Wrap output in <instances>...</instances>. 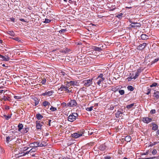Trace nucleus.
Returning <instances> with one entry per match:
<instances>
[{"label":"nucleus","mask_w":159,"mask_h":159,"mask_svg":"<svg viewBox=\"0 0 159 159\" xmlns=\"http://www.w3.org/2000/svg\"><path fill=\"white\" fill-rule=\"evenodd\" d=\"M78 114L76 113H73L70 114L68 117V121L73 122L78 117Z\"/></svg>","instance_id":"nucleus-1"},{"label":"nucleus","mask_w":159,"mask_h":159,"mask_svg":"<svg viewBox=\"0 0 159 159\" xmlns=\"http://www.w3.org/2000/svg\"><path fill=\"white\" fill-rule=\"evenodd\" d=\"M93 83V79L86 80L82 81L83 86L85 87H88L91 86Z\"/></svg>","instance_id":"nucleus-2"},{"label":"nucleus","mask_w":159,"mask_h":159,"mask_svg":"<svg viewBox=\"0 0 159 159\" xmlns=\"http://www.w3.org/2000/svg\"><path fill=\"white\" fill-rule=\"evenodd\" d=\"M84 132L83 130L78 131L76 133H74L71 134V136L75 139L78 138L83 136V134H84Z\"/></svg>","instance_id":"nucleus-3"},{"label":"nucleus","mask_w":159,"mask_h":159,"mask_svg":"<svg viewBox=\"0 0 159 159\" xmlns=\"http://www.w3.org/2000/svg\"><path fill=\"white\" fill-rule=\"evenodd\" d=\"M77 103L76 100H71L67 104V106L69 107H75Z\"/></svg>","instance_id":"nucleus-4"},{"label":"nucleus","mask_w":159,"mask_h":159,"mask_svg":"<svg viewBox=\"0 0 159 159\" xmlns=\"http://www.w3.org/2000/svg\"><path fill=\"white\" fill-rule=\"evenodd\" d=\"M141 24L134 22V23H132V24L129 25V26H130V28H133L134 29H137V27H140L141 26Z\"/></svg>","instance_id":"nucleus-5"},{"label":"nucleus","mask_w":159,"mask_h":159,"mask_svg":"<svg viewBox=\"0 0 159 159\" xmlns=\"http://www.w3.org/2000/svg\"><path fill=\"white\" fill-rule=\"evenodd\" d=\"M147 44L145 43H144L142 44H141L137 47V49L141 50L144 49L147 46Z\"/></svg>","instance_id":"nucleus-6"},{"label":"nucleus","mask_w":159,"mask_h":159,"mask_svg":"<svg viewBox=\"0 0 159 159\" xmlns=\"http://www.w3.org/2000/svg\"><path fill=\"white\" fill-rule=\"evenodd\" d=\"M105 79V78H97L95 79V81H96L97 84L100 86V84H102V82Z\"/></svg>","instance_id":"nucleus-7"},{"label":"nucleus","mask_w":159,"mask_h":159,"mask_svg":"<svg viewBox=\"0 0 159 159\" xmlns=\"http://www.w3.org/2000/svg\"><path fill=\"white\" fill-rule=\"evenodd\" d=\"M59 90L61 91H65L68 93L70 92V91L68 89V87L63 85H62L61 87L59 88Z\"/></svg>","instance_id":"nucleus-8"},{"label":"nucleus","mask_w":159,"mask_h":159,"mask_svg":"<svg viewBox=\"0 0 159 159\" xmlns=\"http://www.w3.org/2000/svg\"><path fill=\"white\" fill-rule=\"evenodd\" d=\"M39 142H36L30 143V146L31 147L37 148L38 147H39Z\"/></svg>","instance_id":"nucleus-9"},{"label":"nucleus","mask_w":159,"mask_h":159,"mask_svg":"<svg viewBox=\"0 0 159 159\" xmlns=\"http://www.w3.org/2000/svg\"><path fill=\"white\" fill-rule=\"evenodd\" d=\"M152 119L149 118L148 117H144L143 119V121L146 123H148L152 121Z\"/></svg>","instance_id":"nucleus-10"},{"label":"nucleus","mask_w":159,"mask_h":159,"mask_svg":"<svg viewBox=\"0 0 159 159\" xmlns=\"http://www.w3.org/2000/svg\"><path fill=\"white\" fill-rule=\"evenodd\" d=\"M28 152H19L18 153L16 154L15 155L16 157H19L22 156H25L26 154H28Z\"/></svg>","instance_id":"nucleus-11"},{"label":"nucleus","mask_w":159,"mask_h":159,"mask_svg":"<svg viewBox=\"0 0 159 159\" xmlns=\"http://www.w3.org/2000/svg\"><path fill=\"white\" fill-rule=\"evenodd\" d=\"M66 82L71 86L77 85V82L74 80L73 81H67V82Z\"/></svg>","instance_id":"nucleus-12"},{"label":"nucleus","mask_w":159,"mask_h":159,"mask_svg":"<svg viewBox=\"0 0 159 159\" xmlns=\"http://www.w3.org/2000/svg\"><path fill=\"white\" fill-rule=\"evenodd\" d=\"M36 128L37 129H41L42 124H41L40 121H36Z\"/></svg>","instance_id":"nucleus-13"},{"label":"nucleus","mask_w":159,"mask_h":159,"mask_svg":"<svg viewBox=\"0 0 159 159\" xmlns=\"http://www.w3.org/2000/svg\"><path fill=\"white\" fill-rule=\"evenodd\" d=\"M141 69L140 68L139 69L137 70L135 76L133 77L134 79L135 80L139 76V74L141 73Z\"/></svg>","instance_id":"nucleus-14"},{"label":"nucleus","mask_w":159,"mask_h":159,"mask_svg":"<svg viewBox=\"0 0 159 159\" xmlns=\"http://www.w3.org/2000/svg\"><path fill=\"white\" fill-rule=\"evenodd\" d=\"M39 147H42L45 146L47 145V143L45 140H42L41 143L39 142Z\"/></svg>","instance_id":"nucleus-15"},{"label":"nucleus","mask_w":159,"mask_h":159,"mask_svg":"<svg viewBox=\"0 0 159 159\" xmlns=\"http://www.w3.org/2000/svg\"><path fill=\"white\" fill-rule=\"evenodd\" d=\"M122 113L121 111L118 110L116 113V116L117 118H120V117H122Z\"/></svg>","instance_id":"nucleus-16"},{"label":"nucleus","mask_w":159,"mask_h":159,"mask_svg":"<svg viewBox=\"0 0 159 159\" xmlns=\"http://www.w3.org/2000/svg\"><path fill=\"white\" fill-rule=\"evenodd\" d=\"M106 146L104 144H102L98 147L99 149L102 151L106 149Z\"/></svg>","instance_id":"nucleus-17"},{"label":"nucleus","mask_w":159,"mask_h":159,"mask_svg":"<svg viewBox=\"0 0 159 159\" xmlns=\"http://www.w3.org/2000/svg\"><path fill=\"white\" fill-rule=\"evenodd\" d=\"M141 38L142 39L145 40L148 39V36L146 34H143L141 35Z\"/></svg>","instance_id":"nucleus-18"},{"label":"nucleus","mask_w":159,"mask_h":159,"mask_svg":"<svg viewBox=\"0 0 159 159\" xmlns=\"http://www.w3.org/2000/svg\"><path fill=\"white\" fill-rule=\"evenodd\" d=\"M102 46L97 47L96 46H94L93 48V49L95 51L100 52L102 51Z\"/></svg>","instance_id":"nucleus-19"},{"label":"nucleus","mask_w":159,"mask_h":159,"mask_svg":"<svg viewBox=\"0 0 159 159\" xmlns=\"http://www.w3.org/2000/svg\"><path fill=\"white\" fill-rule=\"evenodd\" d=\"M134 75V74L133 73L131 74L130 73L129 75V77H128L127 80L128 81H130L132 79H134L133 78V76Z\"/></svg>","instance_id":"nucleus-20"},{"label":"nucleus","mask_w":159,"mask_h":159,"mask_svg":"<svg viewBox=\"0 0 159 159\" xmlns=\"http://www.w3.org/2000/svg\"><path fill=\"white\" fill-rule=\"evenodd\" d=\"M23 125L22 124L19 123L18 125V130L19 132H20L21 129H23Z\"/></svg>","instance_id":"nucleus-21"},{"label":"nucleus","mask_w":159,"mask_h":159,"mask_svg":"<svg viewBox=\"0 0 159 159\" xmlns=\"http://www.w3.org/2000/svg\"><path fill=\"white\" fill-rule=\"evenodd\" d=\"M154 96L157 99L159 98V92L156 91L154 93Z\"/></svg>","instance_id":"nucleus-22"},{"label":"nucleus","mask_w":159,"mask_h":159,"mask_svg":"<svg viewBox=\"0 0 159 159\" xmlns=\"http://www.w3.org/2000/svg\"><path fill=\"white\" fill-rule=\"evenodd\" d=\"M36 117L38 120H40L41 119L43 116L40 114L38 113L36 115Z\"/></svg>","instance_id":"nucleus-23"},{"label":"nucleus","mask_w":159,"mask_h":159,"mask_svg":"<svg viewBox=\"0 0 159 159\" xmlns=\"http://www.w3.org/2000/svg\"><path fill=\"white\" fill-rule=\"evenodd\" d=\"M131 140V137L129 136H127L125 137V140L127 142H130Z\"/></svg>","instance_id":"nucleus-24"},{"label":"nucleus","mask_w":159,"mask_h":159,"mask_svg":"<svg viewBox=\"0 0 159 159\" xmlns=\"http://www.w3.org/2000/svg\"><path fill=\"white\" fill-rule=\"evenodd\" d=\"M29 130V128H24L22 129V131L21 132L23 134L27 133Z\"/></svg>","instance_id":"nucleus-25"},{"label":"nucleus","mask_w":159,"mask_h":159,"mask_svg":"<svg viewBox=\"0 0 159 159\" xmlns=\"http://www.w3.org/2000/svg\"><path fill=\"white\" fill-rule=\"evenodd\" d=\"M32 148L29 151H26L27 152H28V153H31L33 152H34L36 151L37 149L36 148L32 147Z\"/></svg>","instance_id":"nucleus-26"},{"label":"nucleus","mask_w":159,"mask_h":159,"mask_svg":"<svg viewBox=\"0 0 159 159\" xmlns=\"http://www.w3.org/2000/svg\"><path fill=\"white\" fill-rule=\"evenodd\" d=\"M34 105L35 106L37 105L39 103V100L37 98H35L34 99Z\"/></svg>","instance_id":"nucleus-27"},{"label":"nucleus","mask_w":159,"mask_h":159,"mask_svg":"<svg viewBox=\"0 0 159 159\" xmlns=\"http://www.w3.org/2000/svg\"><path fill=\"white\" fill-rule=\"evenodd\" d=\"M47 91L48 96H50L52 95V94L54 93V91L53 90L48 91V90H47Z\"/></svg>","instance_id":"nucleus-28"},{"label":"nucleus","mask_w":159,"mask_h":159,"mask_svg":"<svg viewBox=\"0 0 159 159\" xmlns=\"http://www.w3.org/2000/svg\"><path fill=\"white\" fill-rule=\"evenodd\" d=\"M0 58L2 59V61H8V59H7V58H8L7 57V58H6L4 56L1 55V54H0Z\"/></svg>","instance_id":"nucleus-29"},{"label":"nucleus","mask_w":159,"mask_h":159,"mask_svg":"<svg viewBox=\"0 0 159 159\" xmlns=\"http://www.w3.org/2000/svg\"><path fill=\"white\" fill-rule=\"evenodd\" d=\"M158 129V126L157 125L154 124H153V127L152 128V129L154 130H156Z\"/></svg>","instance_id":"nucleus-30"},{"label":"nucleus","mask_w":159,"mask_h":159,"mask_svg":"<svg viewBox=\"0 0 159 159\" xmlns=\"http://www.w3.org/2000/svg\"><path fill=\"white\" fill-rule=\"evenodd\" d=\"M119 89V87L118 86H116L114 88H113L111 90L112 91L116 92V91H117Z\"/></svg>","instance_id":"nucleus-31"},{"label":"nucleus","mask_w":159,"mask_h":159,"mask_svg":"<svg viewBox=\"0 0 159 159\" xmlns=\"http://www.w3.org/2000/svg\"><path fill=\"white\" fill-rule=\"evenodd\" d=\"M43 105L44 107H46L47 105H50V103L47 101H44L43 102Z\"/></svg>","instance_id":"nucleus-32"},{"label":"nucleus","mask_w":159,"mask_h":159,"mask_svg":"<svg viewBox=\"0 0 159 159\" xmlns=\"http://www.w3.org/2000/svg\"><path fill=\"white\" fill-rule=\"evenodd\" d=\"M134 103H133L130 104L129 105L126 106V108L128 109H130L132 108V107L134 105Z\"/></svg>","instance_id":"nucleus-33"},{"label":"nucleus","mask_w":159,"mask_h":159,"mask_svg":"<svg viewBox=\"0 0 159 159\" xmlns=\"http://www.w3.org/2000/svg\"><path fill=\"white\" fill-rule=\"evenodd\" d=\"M127 89L129 90L132 91L134 90V88L132 86L129 85L127 87Z\"/></svg>","instance_id":"nucleus-34"},{"label":"nucleus","mask_w":159,"mask_h":159,"mask_svg":"<svg viewBox=\"0 0 159 159\" xmlns=\"http://www.w3.org/2000/svg\"><path fill=\"white\" fill-rule=\"evenodd\" d=\"M11 115H9L8 116H7V115H4V116L5 118V119L6 120H8L11 118Z\"/></svg>","instance_id":"nucleus-35"},{"label":"nucleus","mask_w":159,"mask_h":159,"mask_svg":"<svg viewBox=\"0 0 159 159\" xmlns=\"http://www.w3.org/2000/svg\"><path fill=\"white\" fill-rule=\"evenodd\" d=\"M7 33L11 36H14L15 35V33L12 31H8Z\"/></svg>","instance_id":"nucleus-36"},{"label":"nucleus","mask_w":159,"mask_h":159,"mask_svg":"<svg viewBox=\"0 0 159 159\" xmlns=\"http://www.w3.org/2000/svg\"><path fill=\"white\" fill-rule=\"evenodd\" d=\"M122 15L123 14L122 13H120L119 14H118L117 16H116V17H118L119 19H121L122 17Z\"/></svg>","instance_id":"nucleus-37"},{"label":"nucleus","mask_w":159,"mask_h":159,"mask_svg":"<svg viewBox=\"0 0 159 159\" xmlns=\"http://www.w3.org/2000/svg\"><path fill=\"white\" fill-rule=\"evenodd\" d=\"M67 31V30L66 29H61V30L59 31V32L60 33H63Z\"/></svg>","instance_id":"nucleus-38"},{"label":"nucleus","mask_w":159,"mask_h":159,"mask_svg":"<svg viewBox=\"0 0 159 159\" xmlns=\"http://www.w3.org/2000/svg\"><path fill=\"white\" fill-rule=\"evenodd\" d=\"M93 108V106H91L90 107H87L86 108V110L88 111H91L92 110Z\"/></svg>","instance_id":"nucleus-39"},{"label":"nucleus","mask_w":159,"mask_h":159,"mask_svg":"<svg viewBox=\"0 0 159 159\" xmlns=\"http://www.w3.org/2000/svg\"><path fill=\"white\" fill-rule=\"evenodd\" d=\"M119 92L121 95H123L125 93V91L124 90H119Z\"/></svg>","instance_id":"nucleus-40"},{"label":"nucleus","mask_w":159,"mask_h":159,"mask_svg":"<svg viewBox=\"0 0 159 159\" xmlns=\"http://www.w3.org/2000/svg\"><path fill=\"white\" fill-rule=\"evenodd\" d=\"M51 21V20H50L46 18L45 19V20L43 21L44 23H49Z\"/></svg>","instance_id":"nucleus-41"},{"label":"nucleus","mask_w":159,"mask_h":159,"mask_svg":"<svg viewBox=\"0 0 159 159\" xmlns=\"http://www.w3.org/2000/svg\"><path fill=\"white\" fill-rule=\"evenodd\" d=\"M50 110H51L52 111H54L57 110V108L55 107H54L53 106H51V108L50 109Z\"/></svg>","instance_id":"nucleus-42"},{"label":"nucleus","mask_w":159,"mask_h":159,"mask_svg":"<svg viewBox=\"0 0 159 159\" xmlns=\"http://www.w3.org/2000/svg\"><path fill=\"white\" fill-rule=\"evenodd\" d=\"M159 60V58L155 59L154 61H152V62H151L152 64L155 63V62Z\"/></svg>","instance_id":"nucleus-43"},{"label":"nucleus","mask_w":159,"mask_h":159,"mask_svg":"<svg viewBox=\"0 0 159 159\" xmlns=\"http://www.w3.org/2000/svg\"><path fill=\"white\" fill-rule=\"evenodd\" d=\"M46 82V80L45 78H43L42 80L41 83L42 84H45Z\"/></svg>","instance_id":"nucleus-44"},{"label":"nucleus","mask_w":159,"mask_h":159,"mask_svg":"<svg viewBox=\"0 0 159 159\" xmlns=\"http://www.w3.org/2000/svg\"><path fill=\"white\" fill-rule=\"evenodd\" d=\"M10 138L9 136L7 137H6V141L8 143L10 141H11Z\"/></svg>","instance_id":"nucleus-45"},{"label":"nucleus","mask_w":159,"mask_h":159,"mask_svg":"<svg viewBox=\"0 0 159 159\" xmlns=\"http://www.w3.org/2000/svg\"><path fill=\"white\" fill-rule=\"evenodd\" d=\"M94 143L93 142H91L87 144V145L89 146H92L94 145Z\"/></svg>","instance_id":"nucleus-46"},{"label":"nucleus","mask_w":159,"mask_h":159,"mask_svg":"<svg viewBox=\"0 0 159 159\" xmlns=\"http://www.w3.org/2000/svg\"><path fill=\"white\" fill-rule=\"evenodd\" d=\"M157 85V84L156 83H154L150 85L151 87H155Z\"/></svg>","instance_id":"nucleus-47"},{"label":"nucleus","mask_w":159,"mask_h":159,"mask_svg":"<svg viewBox=\"0 0 159 159\" xmlns=\"http://www.w3.org/2000/svg\"><path fill=\"white\" fill-rule=\"evenodd\" d=\"M157 153V151L156 150V149H154L152 151V153L153 155H155Z\"/></svg>","instance_id":"nucleus-48"},{"label":"nucleus","mask_w":159,"mask_h":159,"mask_svg":"<svg viewBox=\"0 0 159 159\" xmlns=\"http://www.w3.org/2000/svg\"><path fill=\"white\" fill-rule=\"evenodd\" d=\"M150 113L151 114H155L156 113V110L155 109L152 110L150 111Z\"/></svg>","instance_id":"nucleus-49"},{"label":"nucleus","mask_w":159,"mask_h":159,"mask_svg":"<svg viewBox=\"0 0 159 159\" xmlns=\"http://www.w3.org/2000/svg\"><path fill=\"white\" fill-rule=\"evenodd\" d=\"M157 142H154L153 143H151L150 144V146H152L154 145H155L156 144H157Z\"/></svg>","instance_id":"nucleus-50"},{"label":"nucleus","mask_w":159,"mask_h":159,"mask_svg":"<svg viewBox=\"0 0 159 159\" xmlns=\"http://www.w3.org/2000/svg\"><path fill=\"white\" fill-rule=\"evenodd\" d=\"M14 39L18 41V42H20L21 41V40L20 39L18 38H16Z\"/></svg>","instance_id":"nucleus-51"},{"label":"nucleus","mask_w":159,"mask_h":159,"mask_svg":"<svg viewBox=\"0 0 159 159\" xmlns=\"http://www.w3.org/2000/svg\"><path fill=\"white\" fill-rule=\"evenodd\" d=\"M14 98L16 99H19L21 98V97L20 96H15L14 97Z\"/></svg>","instance_id":"nucleus-52"},{"label":"nucleus","mask_w":159,"mask_h":159,"mask_svg":"<svg viewBox=\"0 0 159 159\" xmlns=\"http://www.w3.org/2000/svg\"><path fill=\"white\" fill-rule=\"evenodd\" d=\"M148 154V151H147L146 152H143L141 153V155H147Z\"/></svg>","instance_id":"nucleus-53"},{"label":"nucleus","mask_w":159,"mask_h":159,"mask_svg":"<svg viewBox=\"0 0 159 159\" xmlns=\"http://www.w3.org/2000/svg\"><path fill=\"white\" fill-rule=\"evenodd\" d=\"M103 74L102 73L100 74L98 76V77L97 78H104L103 77Z\"/></svg>","instance_id":"nucleus-54"},{"label":"nucleus","mask_w":159,"mask_h":159,"mask_svg":"<svg viewBox=\"0 0 159 159\" xmlns=\"http://www.w3.org/2000/svg\"><path fill=\"white\" fill-rule=\"evenodd\" d=\"M10 20H9V21H12L13 22H14V21H15V18H10Z\"/></svg>","instance_id":"nucleus-55"},{"label":"nucleus","mask_w":159,"mask_h":159,"mask_svg":"<svg viewBox=\"0 0 159 159\" xmlns=\"http://www.w3.org/2000/svg\"><path fill=\"white\" fill-rule=\"evenodd\" d=\"M111 157L108 156H106L104 157L105 159H111Z\"/></svg>","instance_id":"nucleus-56"},{"label":"nucleus","mask_w":159,"mask_h":159,"mask_svg":"<svg viewBox=\"0 0 159 159\" xmlns=\"http://www.w3.org/2000/svg\"><path fill=\"white\" fill-rule=\"evenodd\" d=\"M42 95H43V96H46V95L48 96L47 91H46V92H45V93H43L42 94Z\"/></svg>","instance_id":"nucleus-57"},{"label":"nucleus","mask_w":159,"mask_h":159,"mask_svg":"<svg viewBox=\"0 0 159 159\" xmlns=\"http://www.w3.org/2000/svg\"><path fill=\"white\" fill-rule=\"evenodd\" d=\"M156 158V157H149V158H146V159H153L155 158Z\"/></svg>","instance_id":"nucleus-58"},{"label":"nucleus","mask_w":159,"mask_h":159,"mask_svg":"<svg viewBox=\"0 0 159 159\" xmlns=\"http://www.w3.org/2000/svg\"><path fill=\"white\" fill-rule=\"evenodd\" d=\"M62 75H64V76H65V75H67V74H66L65 72H61Z\"/></svg>","instance_id":"nucleus-59"},{"label":"nucleus","mask_w":159,"mask_h":159,"mask_svg":"<svg viewBox=\"0 0 159 159\" xmlns=\"http://www.w3.org/2000/svg\"><path fill=\"white\" fill-rule=\"evenodd\" d=\"M51 120H49L48 124L47 125H49V126H50L51 125L50 124H51Z\"/></svg>","instance_id":"nucleus-60"},{"label":"nucleus","mask_w":159,"mask_h":159,"mask_svg":"<svg viewBox=\"0 0 159 159\" xmlns=\"http://www.w3.org/2000/svg\"><path fill=\"white\" fill-rule=\"evenodd\" d=\"M63 159H71L70 158V157H64L63 158Z\"/></svg>","instance_id":"nucleus-61"},{"label":"nucleus","mask_w":159,"mask_h":159,"mask_svg":"<svg viewBox=\"0 0 159 159\" xmlns=\"http://www.w3.org/2000/svg\"><path fill=\"white\" fill-rule=\"evenodd\" d=\"M4 57H5L6 58H7V57L8 58H7V59H8V61L10 60V57H9L8 56H7L5 55V56Z\"/></svg>","instance_id":"nucleus-62"},{"label":"nucleus","mask_w":159,"mask_h":159,"mask_svg":"<svg viewBox=\"0 0 159 159\" xmlns=\"http://www.w3.org/2000/svg\"><path fill=\"white\" fill-rule=\"evenodd\" d=\"M65 81H70V79H69V78H65Z\"/></svg>","instance_id":"nucleus-63"},{"label":"nucleus","mask_w":159,"mask_h":159,"mask_svg":"<svg viewBox=\"0 0 159 159\" xmlns=\"http://www.w3.org/2000/svg\"><path fill=\"white\" fill-rule=\"evenodd\" d=\"M5 109L7 110H9L10 109V107L9 106H7L5 107Z\"/></svg>","instance_id":"nucleus-64"}]
</instances>
